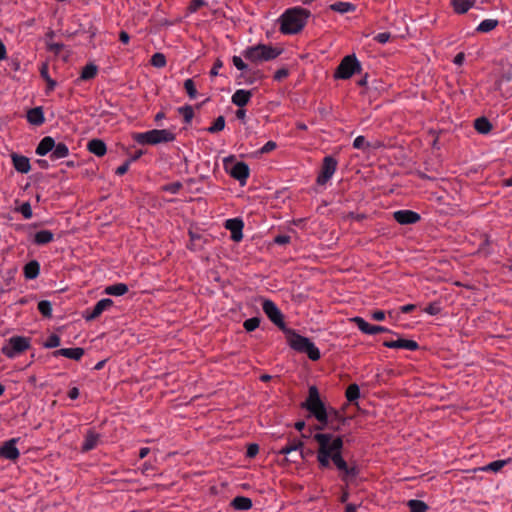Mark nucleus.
Listing matches in <instances>:
<instances>
[{
    "instance_id": "nucleus-1",
    "label": "nucleus",
    "mask_w": 512,
    "mask_h": 512,
    "mask_svg": "<svg viewBox=\"0 0 512 512\" xmlns=\"http://www.w3.org/2000/svg\"><path fill=\"white\" fill-rule=\"evenodd\" d=\"M313 440L317 442V462L320 469H330L332 464L339 472L340 480L349 486L360 474L356 460L347 461L342 454L344 442L341 436L331 433H315Z\"/></svg>"
},
{
    "instance_id": "nucleus-2",
    "label": "nucleus",
    "mask_w": 512,
    "mask_h": 512,
    "mask_svg": "<svg viewBox=\"0 0 512 512\" xmlns=\"http://www.w3.org/2000/svg\"><path fill=\"white\" fill-rule=\"evenodd\" d=\"M262 309L273 324H275L283 332L287 331L286 324L284 322V316L272 300L264 299L262 302ZM288 332L291 333V336L289 337V345L291 348L298 352L306 353L309 359L312 361H317L320 359V350L309 338L291 330H288Z\"/></svg>"
},
{
    "instance_id": "nucleus-3",
    "label": "nucleus",
    "mask_w": 512,
    "mask_h": 512,
    "mask_svg": "<svg viewBox=\"0 0 512 512\" xmlns=\"http://www.w3.org/2000/svg\"><path fill=\"white\" fill-rule=\"evenodd\" d=\"M309 17L310 11L304 8L293 7L287 9L279 18L280 31L286 35L297 34L304 28Z\"/></svg>"
},
{
    "instance_id": "nucleus-4",
    "label": "nucleus",
    "mask_w": 512,
    "mask_h": 512,
    "mask_svg": "<svg viewBox=\"0 0 512 512\" xmlns=\"http://www.w3.org/2000/svg\"><path fill=\"white\" fill-rule=\"evenodd\" d=\"M302 407L308 410L319 422L315 426L316 430H323L329 425V412L323 401L320 399L319 391L316 386H310L308 397L302 403Z\"/></svg>"
},
{
    "instance_id": "nucleus-5",
    "label": "nucleus",
    "mask_w": 512,
    "mask_h": 512,
    "mask_svg": "<svg viewBox=\"0 0 512 512\" xmlns=\"http://www.w3.org/2000/svg\"><path fill=\"white\" fill-rule=\"evenodd\" d=\"M281 48L266 44H256L244 49L241 53L243 58L252 64L258 65L276 59L282 53Z\"/></svg>"
},
{
    "instance_id": "nucleus-6",
    "label": "nucleus",
    "mask_w": 512,
    "mask_h": 512,
    "mask_svg": "<svg viewBox=\"0 0 512 512\" xmlns=\"http://www.w3.org/2000/svg\"><path fill=\"white\" fill-rule=\"evenodd\" d=\"M132 139L141 145H156L174 141L175 134L167 129H152L146 132L133 133Z\"/></svg>"
},
{
    "instance_id": "nucleus-7",
    "label": "nucleus",
    "mask_w": 512,
    "mask_h": 512,
    "mask_svg": "<svg viewBox=\"0 0 512 512\" xmlns=\"http://www.w3.org/2000/svg\"><path fill=\"white\" fill-rule=\"evenodd\" d=\"M361 64L355 55L345 56L338 65L334 77L337 79H349L355 73L360 72Z\"/></svg>"
},
{
    "instance_id": "nucleus-8",
    "label": "nucleus",
    "mask_w": 512,
    "mask_h": 512,
    "mask_svg": "<svg viewBox=\"0 0 512 512\" xmlns=\"http://www.w3.org/2000/svg\"><path fill=\"white\" fill-rule=\"evenodd\" d=\"M30 347L29 338L23 336H13L8 343L2 347V353L8 358H14Z\"/></svg>"
},
{
    "instance_id": "nucleus-9",
    "label": "nucleus",
    "mask_w": 512,
    "mask_h": 512,
    "mask_svg": "<svg viewBox=\"0 0 512 512\" xmlns=\"http://www.w3.org/2000/svg\"><path fill=\"white\" fill-rule=\"evenodd\" d=\"M303 446L304 443L301 440L292 439L289 440L288 443L285 446H283L277 453L286 456V462L296 463L298 459L289 458L288 456L291 455L292 452H298L299 459L304 460Z\"/></svg>"
},
{
    "instance_id": "nucleus-10",
    "label": "nucleus",
    "mask_w": 512,
    "mask_h": 512,
    "mask_svg": "<svg viewBox=\"0 0 512 512\" xmlns=\"http://www.w3.org/2000/svg\"><path fill=\"white\" fill-rule=\"evenodd\" d=\"M337 160L332 156H326L323 159L321 172L317 177V184L324 185L326 184L334 175L337 169Z\"/></svg>"
},
{
    "instance_id": "nucleus-11",
    "label": "nucleus",
    "mask_w": 512,
    "mask_h": 512,
    "mask_svg": "<svg viewBox=\"0 0 512 512\" xmlns=\"http://www.w3.org/2000/svg\"><path fill=\"white\" fill-rule=\"evenodd\" d=\"M243 56H233L232 63L233 65L240 71L248 74L245 82L247 84H253L256 80H260L263 78V74L260 70H252L249 68L248 64L245 63L242 59Z\"/></svg>"
},
{
    "instance_id": "nucleus-12",
    "label": "nucleus",
    "mask_w": 512,
    "mask_h": 512,
    "mask_svg": "<svg viewBox=\"0 0 512 512\" xmlns=\"http://www.w3.org/2000/svg\"><path fill=\"white\" fill-rule=\"evenodd\" d=\"M352 321L355 323V325L361 332L368 334V335H375L378 333L391 332L388 328H386L384 326L369 324L367 321H365L361 317H354L352 319Z\"/></svg>"
},
{
    "instance_id": "nucleus-13",
    "label": "nucleus",
    "mask_w": 512,
    "mask_h": 512,
    "mask_svg": "<svg viewBox=\"0 0 512 512\" xmlns=\"http://www.w3.org/2000/svg\"><path fill=\"white\" fill-rule=\"evenodd\" d=\"M17 442L18 438H12L8 441H5L0 446V457L11 461H15L16 459H18L20 456V452L16 446Z\"/></svg>"
},
{
    "instance_id": "nucleus-14",
    "label": "nucleus",
    "mask_w": 512,
    "mask_h": 512,
    "mask_svg": "<svg viewBox=\"0 0 512 512\" xmlns=\"http://www.w3.org/2000/svg\"><path fill=\"white\" fill-rule=\"evenodd\" d=\"M112 305L113 301L110 298L101 299L93 306L92 309H87L85 311L84 317L87 321L95 320Z\"/></svg>"
},
{
    "instance_id": "nucleus-15",
    "label": "nucleus",
    "mask_w": 512,
    "mask_h": 512,
    "mask_svg": "<svg viewBox=\"0 0 512 512\" xmlns=\"http://www.w3.org/2000/svg\"><path fill=\"white\" fill-rule=\"evenodd\" d=\"M393 218L401 225H410L419 222L421 216L412 210H398L393 213Z\"/></svg>"
},
{
    "instance_id": "nucleus-16",
    "label": "nucleus",
    "mask_w": 512,
    "mask_h": 512,
    "mask_svg": "<svg viewBox=\"0 0 512 512\" xmlns=\"http://www.w3.org/2000/svg\"><path fill=\"white\" fill-rule=\"evenodd\" d=\"M243 227L244 223L240 218L228 219L225 222V228L230 231L234 242H240L243 239Z\"/></svg>"
},
{
    "instance_id": "nucleus-17",
    "label": "nucleus",
    "mask_w": 512,
    "mask_h": 512,
    "mask_svg": "<svg viewBox=\"0 0 512 512\" xmlns=\"http://www.w3.org/2000/svg\"><path fill=\"white\" fill-rule=\"evenodd\" d=\"M229 173L231 177L238 180L243 185L249 177L250 170L245 162H237L233 165Z\"/></svg>"
},
{
    "instance_id": "nucleus-18",
    "label": "nucleus",
    "mask_w": 512,
    "mask_h": 512,
    "mask_svg": "<svg viewBox=\"0 0 512 512\" xmlns=\"http://www.w3.org/2000/svg\"><path fill=\"white\" fill-rule=\"evenodd\" d=\"M383 345L387 348L406 349L409 351H415L419 348L416 341L409 339L387 340L384 341Z\"/></svg>"
},
{
    "instance_id": "nucleus-19",
    "label": "nucleus",
    "mask_w": 512,
    "mask_h": 512,
    "mask_svg": "<svg viewBox=\"0 0 512 512\" xmlns=\"http://www.w3.org/2000/svg\"><path fill=\"white\" fill-rule=\"evenodd\" d=\"M100 434L90 429L86 432L84 442L81 447L82 452H88L95 449L100 441Z\"/></svg>"
},
{
    "instance_id": "nucleus-20",
    "label": "nucleus",
    "mask_w": 512,
    "mask_h": 512,
    "mask_svg": "<svg viewBox=\"0 0 512 512\" xmlns=\"http://www.w3.org/2000/svg\"><path fill=\"white\" fill-rule=\"evenodd\" d=\"M84 355V349L80 347L76 348H61L53 352L54 357L63 356L69 359L79 361Z\"/></svg>"
},
{
    "instance_id": "nucleus-21",
    "label": "nucleus",
    "mask_w": 512,
    "mask_h": 512,
    "mask_svg": "<svg viewBox=\"0 0 512 512\" xmlns=\"http://www.w3.org/2000/svg\"><path fill=\"white\" fill-rule=\"evenodd\" d=\"M26 118L31 125L41 126L45 122L43 108L41 106H37L29 109L27 111Z\"/></svg>"
},
{
    "instance_id": "nucleus-22",
    "label": "nucleus",
    "mask_w": 512,
    "mask_h": 512,
    "mask_svg": "<svg viewBox=\"0 0 512 512\" xmlns=\"http://www.w3.org/2000/svg\"><path fill=\"white\" fill-rule=\"evenodd\" d=\"M11 159L14 168L20 173H28L31 169L29 158L17 153L11 154Z\"/></svg>"
},
{
    "instance_id": "nucleus-23",
    "label": "nucleus",
    "mask_w": 512,
    "mask_h": 512,
    "mask_svg": "<svg viewBox=\"0 0 512 512\" xmlns=\"http://www.w3.org/2000/svg\"><path fill=\"white\" fill-rule=\"evenodd\" d=\"M252 97V92L245 89H238L234 92L231 97V101L234 105L242 108L248 104Z\"/></svg>"
},
{
    "instance_id": "nucleus-24",
    "label": "nucleus",
    "mask_w": 512,
    "mask_h": 512,
    "mask_svg": "<svg viewBox=\"0 0 512 512\" xmlns=\"http://www.w3.org/2000/svg\"><path fill=\"white\" fill-rule=\"evenodd\" d=\"M54 144L55 140L51 136H45L37 145L35 153L38 156H45L48 153H51L52 148H54Z\"/></svg>"
},
{
    "instance_id": "nucleus-25",
    "label": "nucleus",
    "mask_w": 512,
    "mask_h": 512,
    "mask_svg": "<svg viewBox=\"0 0 512 512\" xmlns=\"http://www.w3.org/2000/svg\"><path fill=\"white\" fill-rule=\"evenodd\" d=\"M87 149L90 153L102 157L107 152V147L101 139H92L87 143Z\"/></svg>"
},
{
    "instance_id": "nucleus-26",
    "label": "nucleus",
    "mask_w": 512,
    "mask_h": 512,
    "mask_svg": "<svg viewBox=\"0 0 512 512\" xmlns=\"http://www.w3.org/2000/svg\"><path fill=\"white\" fill-rule=\"evenodd\" d=\"M68 155H69L68 146L63 142H59V143L55 142L54 148H52L49 158L52 161H57V160L66 158Z\"/></svg>"
},
{
    "instance_id": "nucleus-27",
    "label": "nucleus",
    "mask_w": 512,
    "mask_h": 512,
    "mask_svg": "<svg viewBox=\"0 0 512 512\" xmlns=\"http://www.w3.org/2000/svg\"><path fill=\"white\" fill-rule=\"evenodd\" d=\"M23 273L26 279H36L40 274V264L37 260L29 261L23 268Z\"/></svg>"
},
{
    "instance_id": "nucleus-28",
    "label": "nucleus",
    "mask_w": 512,
    "mask_h": 512,
    "mask_svg": "<svg viewBox=\"0 0 512 512\" xmlns=\"http://www.w3.org/2000/svg\"><path fill=\"white\" fill-rule=\"evenodd\" d=\"M54 240V233L50 230H40L34 234L33 242L36 245L42 246L49 244Z\"/></svg>"
},
{
    "instance_id": "nucleus-29",
    "label": "nucleus",
    "mask_w": 512,
    "mask_h": 512,
    "mask_svg": "<svg viewBox=\"0 0 512 512\" xmlns=\"http://www.w3.org/2000/svg\"><path fill=\"white\" fill-rule=\"evenodd\" d=\"M97 73H98V67L93 63H89L83 67L80 77L78 78L77 81L92 80L97 76Z\"/></svg>"
},
{
    "instance_id": "nucleus-30",
    "label": "nucleus",
    "mask_w": 512,
    "mask_h": 512,
    "mask_svg": "<svg viewBox=\"0 0 512 512\" xmlns=\"http://www.w3.org/2000/svg\"><path fill=\"white\" fill-rule=\"evenodd\" d=\"M329 9L340 14L351 13L356 10V5L350 2H336L329 5Z\"/></svg>"
},
{
    "instance_id": "nucleus-31",
    "label": "nucleus",
    "mask_w": 512,
    "mask_h": 512,
    "mask_svg": "<svg viewBox=\"0 0 512 512\" xmlns=\"http://www.w3.org/2000/svg\"><path fill=\"white\" fill-rule=\"evenodd\" d=\"M129 288L125 283H116L107 286L104 293L111 296H122L128 292Z\"/></svg>"
},
{
    "instance_id": "nucleus-32",
    "label": "nucleus",
    "mask_w": 512,
    "mask_h": 512,
    "mask_svg": "<svg viewBox=\"0 0 512 512\" xmlns=\"http://www.w3.org/2000/svg\"><path fill=\"white\" fill-rule=\"evenodd\" d=\"M474 128L480 134H488L492 130V124L486 117H479L474 120Z\"/></svg>"
},
{
    "instance_id": "nucleus-33",
    "label": "nucleus",
    "mask_w": 512,
    "mask_h": 512,
    "mask_svg": "<svg viewBox=\"0 0 512 512\" xmlns=\"http://www.w3.org/2000/svg\"><path fill=\"white\" fill-rule=\"evenodd\" d=\"M475 0H451V4L458 14L466 13L473 5Z\"/></svg>"
},
{
    "instance_id": "nucleus-34",
    "label": "nucleus",
    "mask_w": 512,
    "mask_h": 512,
    "mask_svg": "<svg viewBox=\"0 0 512 512\" xmlns=\"http://www.w3.org/2000/svg\"><path fill=\"white\" fill-rule=\"evenodd\" d=\"M231 505L234 507V509L236 510H242V511H245V510H249L251 507H252V501L250 498L248 497H244V496H237L235 497L233 500H232V503Z\"/></svg>"
},
{
    "instance_id": "nucleus-35",
    "label": "nucleus",
    "mask_w": 512,
    "mask_h": 512,
    "mask_svg": "<svg viewBox=\"0 0 512 512\" xmlns=\"http://www.w3.org/2000/svg\"><path fill=\"white\" fill-rule=\"evenodd\" d=\"M345 396L350 403H355L360 397V388L356 383L350 384L345 392Z\"/></svg>"
},
{
    "instance_id": "nucleus-36",
    "label": "nucleus",
    "mask_w": 512,
    "mask_h": 512,
    "mask_svg": "<svg viewBox=\"0 0 512 512\" xmlns=\"http://www.w3.org/2000/svg\"><path fill=\"white\" fill-rule=\"evenodd\" d=\"M498 25V21L495 19H485L476 28L477 32L488 33L492 31Z\"/></svg>"
},
{
    "instance_id": "nucleus-37",
    "label": "nucleus",
    "mask_w": 512,
    "mask_h": 512,
    "mask_svg": "<svg viewBox=\"0 0 512 512\" xmlns=\"http://www.w3.org/2000/svg\"><path fill=\"white\" fill-rule=\"evenodd\" d=\"M510 462V459H505V460H496V461H493L489 464H487L486 466H484L483 468H481L483 471H486V472H498L500 471L505 465H507L508 463Z\"/></svg>"
},
{
    "instance_id": "nucleus-38",
    "label": "nucleus",
    "mask_w": 512,
    "mask_h": 512,
    "mask_svg": "<svg viewBox=\"0 0 512 512\" xmlns=\"http://www.w3.org/2000/svg\"><path fill=\"white\" fill-rule=\"evenodd\" d=\"M407 506L410 509V512H426L428 510V505L417 499H411L407 502Z\"/></svg>"
},
{
    "instance_id": "nucleus-39",
    "label": "nucleus",
    "mask_w": 512,
    "mask_h": 512,
    "mask_svg": "<svg viewBox=\"0 0 512 512\" xmlns=\"http://www.w3.org/2000/svg\"><path fill=\"white\" fill-rule=\"evenodd\" d=\"M178 112L183 116L184 122L186 124H189L194 117V110L190 105L179 107Z\"/></svg>"
},
{
    "instance_id": "nucleus-40",
    "label": "nucleus",
    "mask_w": 512,
    "mask_h": 512,
    "mask_svg": "<svg viewBox=\"0 0 512 512\" xmlns=\"http://www.w3.org/2000/svg\"><path fill=\"white\" fill-rule=\"evenodd\" d=\"M38 310L44 317L50 318L52 316L51 302L48 300H41L38 303Z\"/></svg>"
},
{
    "instance_id": "nucleus-41",
    "label": "nucleus",
    "mask_w": 512,
    "mask_h": 512,
    "mask_svg": "<svg viewBox=\"0 0 512 512\" xmlns=\"http://www.w3.org/2000/svg\"><path fill=\"white\" fill-rule=\"evenodd\" d=\"M328 412H329V424H333L334 421H339L342 423L345 421L343 416L336 409L329 408ZM331 429H333L334 431H338L339 427H334L333 425H331Z\"/></svg>"
},
{
    "instance_id": "nucleus-42",
    "label": "nucleus",
    "mask_w": 512,
    "mask_h": 512,
    "mask_svg": "<svg viewBox=\"0 0 512 512\" xmlns=\"http://www.w3.org/2000/svg\"><path fill=\"white\" fill-rule=\"evenodd\" d=\"M224 127H225V118H224L223 116H218V117L214 120V122H213L212 126H210V127L207 129V131H208L209 133L214 134V133H217V132L222 131V130L224 129Z\"/></svg>"
},
{
    "instance_id": "nucleus-43",
    "label": "nucleus",
    "mask_w": 512,
    "mask_h": 512,
    "mask_svg": "<svg viewBox=\"0 0 512 512\" xmlns=\"http://www.w3.org/2000/svg\"><path fill=\"white\" fill-rule=\"evenodd\" d=\"M371 147V144L368 141H366L364 136H358L353 141V148L355 149L367 151Z\"/></svg>"
},
{
    "instance_id": "nucleus-44",
    "label": "nucleus",
    "mask_w": 512,
    "mask_h": 512,
    "mask_svg": "<svg viewBox=\"0 0 512 512\" xmlns=\"http://www.w3.org/2000/svg\"><path fill=\"white\" fill-rule=\"evenodd\" d=\"M184 89L190 99H195L197 97V90L193 79L189 78L184 81Z\"/></svg>"
},
{
    "instance_id": "nucleus-45",
    "label": "nucleus",
    "mask_w": 512,
    "mask_h": 512,
    "mask_svg": "<svg viewBox=\"0 0 512 512\" xmlns=\"http://www.w3.org/2000/svg\"><path fill=\"white\" fill-rule=\"evenodd\" d=\"M260 325V319L258 317H252L244 321L243 327L247 332L256 330Z\"/></svg>"
},
{
    "instance_id": "nucleus-46",
    "label": "nucleus",
    "mask_w": 512,
    "mask_h": 512,
    "mask_svg": "<svg viewBox=\"0 0 512 512\" xmlns=\"http://www.w3.org/2000/svg\"><path fill=\"white\" fill-rule=\"evenodd\" d=\"M151 65L157 68H162L166 65V58L162 53H155L150 60Z\"/></svg>"
},
{
    "instance_id": "nucleus-47",
    "label": "nucleus",
    "mask_w": 512,
    "mask_h": 512,
    "mask_svg": "<svg viewBox=\"0 0 512 512\" xmlns=\"http://www.w3.org/2000/svg\"><path fill=\"white\" fill-rule=\"evenodd\" d=\"M16 211L21 213L25 219H31L33 216L32 208L29 202L22 203Z\"/></svg>"
},
{
    "instance_id": "nucleus-48",
    "label": "nucleus",
    "mask_w": 512,
    "mask_h": 512,
    "mask_svg": "<svg viewBox=\"0 0 512 512\" xmlns=\"http://www.w3.org/2000/svg\"><path fill=\"white\" fill-rule=\"evenodd\" d=\"M61 344V339L58 335L56 334H51L46 342L44 343V347L45 348H55V347H58L60 346Z\"/></svg>"
},
{
    "instance_id": "nucleus-49",
    "label": "nucleus",
    "mask_w": 512,
    "mask_h": 512,
    "mask_svg": "<svg viewBox=\"0 0 512 512\" xmlns=\"http://www.w3.org/2000/svg\"><path fill=\"white\" fill-rule=\"evenodd\" d=\"M182 188V183L180 182H172L163 186V190L169 192L171 194H177Z\"/></svg>"
},
{
    "instance_id": "nucleus-50",
    "label": "nucleus",
    "mask_w": 512,
    "mask_h": 512,
    "mask_svg": "<svg viewBox=\"0 0 512 512\" xmlns=\"http://www.w3.org/2000/svg\"><path fill=\"white\" fill-rule=\"evenodd\" d=\"M424 312L429 315H437L441 312V306L438 302L430 303L427 307H425Z\"/></svg>"
},
{
    "instance_id": "nucleus-51",
    "label": "nucleus",
    "mask_w": 512,
    "mask_h": 512,
    "mask_svg": "<svg viewBox=\"0 0 512 512\" xmlns=\"http://www.w3.org/2000/svg\"><path fill=\"white\" fill-rule=\"evenodd\" d=\"M207 3L204 0H192L188 6L189 13H195L201 7L205 6Z\"/></svg>"
},
{
    "instance_id": "nucleus-52",
    "label": "nucleus",
    "mask_w": 512,
    "mask_h": 512,
    "mask_svg": "<svg viewBox=\"0 0 512 512\" xmlns=\"http://www.w3.org/2000/svg\"><path fill=\"white\" fill-rule=\"evenodd\" d=\"M391 38V34L389 32L378 33L374 36V40L380 44L387 43Z\"/></svg>"
},
{
    "instance_id": "nucleus-53",
    "label": "nucleus",
    "mask_w": 512,
    "mask_h": 512,
    "mask_svg": "<svg viewBox=\"0 0 512 512\" xmlns=\"http://www.w3.org/2000/svg\"><path fill=\"white\" fill-rule=\"evenodd\" d=\"M291 237L284 234H279L274 238V242L278 245H286L290 243Z\"/></svg>"
},
{
    "instance_id": "nucleus-54",
    "label": "nucleus",
    "mask_w": 512,
    "mask_h": 512,
    "mask_svg": "<svg viewBox=\"0 0 512 512\" xmlns=\"http://www.w3.org/2000/svg\"><path fill=\"white\" fill-rule=\"evenodd\" d=\"M277 147L276 143L274 141H268L261 149L260 152L262 154L269 153L273 151Z\"/></svg>"
},
{
    "instance_id": "nucleus-55",
    "label": "nucleus",
    "mask_w": 512,
    "mask_h": 512,
    "mask_svg": "<svg viewBox=\"0 0 512 512\" xmlns=\"http://www.w3.org/2000/svg\"><path fill=\"white\" fill-rule=\"evenodd\" d=\"M289 72L286 68H281L277 70L274 74V79L280 81L288 76Z\"/></svg>"
},
{
    "instance_id": "nucleus-56",
    "label": "nucleus",
    "mask_w": 512,
    "mask_h": 512,
    "mask_svg": "<svg viewBox=\"0 0 512 512\" xmlns=\"http://www.w3.org/2000/svg\"><path fill=\"white\" fill-rule=\"evenodd\" d=\"M258 452H259L258 445L257 444H251V445L248 446L247 456L252 458V457L256 456Z\"/></svg>"
},
{
    "instance_id": "nucleus-57",
    "label": "nucleus",
    "mask_w": 512,
    "mask_h": 512,
    "mask_svg": "<svg viewBox=\"0 0 512 512\" xmlns=\"http://www.w3.org/2000/svg\"><path fill=\"white\" fill-rule=\"evenodd\" d=\"M371 317L375 321H383L385 319V312L382 310H376L371 314Z\"/></svg>"
},
{
    "instance_id": "nucleus-58",
    "label": "nucleus",
    "mask_w": 512,
    "mask_h": 512,
    "mask_svg": "<svg viewBox=\"0 0 512 512\" xmlns=\"http://www.w3.org/2000/svg\"><path fill=\"white\" fill-rule=\"evenodd\" d=\"M128 169H129V162L127 161V162L123 163L122 165H120V166L116 169V172H115V173H116L118 176H122V175H124V174L128 171Z\"/></svg>"
},
{
    "instance_id": "nucleus-59",
    "label": "nucleus",
    "mask_w": 512,
    "mask_h": 512,
    "mask_svg": "<svg viewBox=\"0 0 512 512\" xmlns=\"http://www.w3.org/2000/svg\"><path fill=\"white\" fill-rule=\"evenodd\" d=\"M223 66V63L221 60L217 59L210 71L211 76L218 75V70Z\"/></svg>"
},
{
    "instance_id": "nucleus-60",
    "label": "nucleus",
    "mask_w": 512,
    "mask_h": 512,
    "mask_svg": "<svg viewBox=\"0 0 512 512\" xmlns=\"http://www.w3.org/2000/svg\"><path fill=\"white\" fill-rule=\"evenodd\" d=\"M63 44L61 43H51L48 45V49L56 54H58L63 49Z\"/></svg>"
},
{
    "instance_id": "nucleus-61",
    "label": "nucleus",
    "mask_w": 512,
    "mask_h": 512,
    "mask_svg": "<svg viewBox=\"0 0 512 512\" xmlns=\"http://www.w3.org/2000/svg\"><path fill=\"white\" fill-rule=\"evenodd\" d=\"M40 75L44 80L50 78L49 73H48V64L47 63H42V65L40 67Z\"/></svg>"
},
{
    "instance_id": "nucleus-62",
    "label": "nucleus",
    "mask_w": 512,
    "mask_h": 512,
    "mask_svg": "<svg viewBox=\"0 0 512 512\" xmlns=\"http://www.w3.org/2000/svg\"><path fill=\"white\" fill-rule=\"evenodd\" d=\"M464 60H465V54L463 52H460V53L456 54L453 62H454V64L461 66L464 63Z\"/></svg>"
},
{
    "instance_id": "nucleus-63",
    "label": "nucleus",
    "mask_w": 512,
    "mask_h": 512,
    "mask_svg": "<svg viewBox=\"0 0 512 512\" xmlns=\"http://www.w3.org/2000/svg\"><path fill=\"white\" fill-rule=\"evenodd\" d=\"M46 84H47V92H51L55 89L57 83L55 80H53L51 77L46 79L45 80Z\"/></svg>"
},
{
    "instance_id": "nucleus-64",
    "label": "nucleus",
    "mask_w": 512,
    "mask_h": 512,
    "mask_svg": "<svg viewBox=\"0 0 512 512\" xmlns=\"http://www.w3.org/2000/svg\"><path fill=\"white\" fill-rule=\"evenodd\" d=\"M68 397L72 400H75L79 397V389L77 387H72L68 392Z\"/></svg>"
}]
</instances>
